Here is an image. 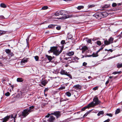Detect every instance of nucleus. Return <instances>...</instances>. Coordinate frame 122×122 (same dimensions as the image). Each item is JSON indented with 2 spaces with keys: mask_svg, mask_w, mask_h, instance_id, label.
<instances>
[{
  "mask_svg": "<svg viewBox=\"0 0 122 122\" xmlns=\"http://www.w3.org/2000/svg\"><path fill=\"white\" fill-rule=\"evenodd\" d=\"M63 48V45L62 47L58 46L51 47L48 52L49 53L50 52H53L54 54L56 56H58L61 52Z\"/></svg>",
  "mask_w": 122,
  "mask_h": 122,
  "instance_id": "nucleus-1",
  "label": "nucleus"
},
{
  "mask_svg": "<svg viewBox=\"0 0 122 122\" xmlns=\"http://www.w3.org/2000/svg\"><path fill=\"white\" fill-rule=\"evenodd\" d=\"M100 102L98 97L96 96L93 99V101L89 103V105H90L91 107H93L98 105Z\"/></svg>",
  "mask_w": 122,
  "mask_h": 122,
  "instance_id": "nucleus-2",
  "label": "nucleus"
},
{
  "mask_svg": "<svg viewBox=\"0 0 122 122\" xmlns=\"http://www.w3.org/2000/svg\"><path fill=\"white\" fill-rule=\"evenodd\" d=\"M81 15L80 14H72L71 15H67L66 16L62 17L60 19H65L68 18L72 17H76L81 16Z\"/></svg>",
  "mask_w": 122,
  "mask_h": 122,
  "instance_id": "nucleus-3",
  "label": "nucleus"
},
{
  "mask_svg": "<svg viewBox=\"0 0 122 122\" xmlns=\"http://www.w3.org/2000/svg\"><path fill=\"white\" fill-rule=\"evenodd\" d=\"M30 113L28 108H27L23 110L21 116L23 117H25Z\"/></svg>",
  "mask_w": 122,
  "mask_h": 122,
  "instance_id": "nucleus-4",
  "label": "nucleus"
},
{
  "mask_svg": "<svg viewBox=\"0 0 122 122\" xmlns=\"http://www.w3.org/2000/svg\"><path fill=\"white\" fill-rule=\"evenodd\" d=\"M10 117L11 118H14V117H13V115H11V117L10 116H7L6 117L4 118L3 119L1 120V121L0 122H6L10 118Z\"/></svg>",
  "mask_w": 122,
  "mask_h": 122,
  "instance_id": "nucleus-5",
  "label": "nucleus"
},
{
  "mask_svg": "<svg viewBox=\"0 0 122 122\" xmlns=\"http://www.w3.org/2000/svg\"><path fill=\"white\" fill-rule=\"evenodd\" d=\"M101 14V12H99L95 13L93 15V16L98 19H101L102 18Z\"/></svg>",
  "mask_w": 122,
  "mask_h": 122,
  "instance_id": "nucleus-6",
  "label": "nucleus"
},
{
  "mask_svg": "<svg viewBox=\"0 0 122 122\" xmlns=\"http://www.w3.org/2000/svg\"><path fill=\"white\" fill-rule=\"evenodd\" d=\"M51 114L55 116L57 118L60 117L61 115L60 112L59 111H56L52 113H51Z\"/></svg>",
  "mask_w": 122,
  "mask_h": 122,
  "instance_id": "nucleus-7",
  "label": "nucleus"
},
{
  "mask_svg": "<svg viewBox=\"0 0 122 122\" xmlns=\"http://www.w3.org/2000/svg\"><path fill=\"white\" fill-rule=\"evenodd\" d=\"M55 119V118L53 116H51L48 120L49 122H53Z\"/></svg>",
  "mask_w": 122,
  "mask_h": 122,
  "instance_id": "nucleus-8",
  "label": "nucleus"
},
{
  "mask_svg": "<svg viewBox=\"0 0 122 122\" xmlns=\"http://www.w3.org/2000/svg\"><path fill=\"white\" fill-rule=\"evenodd\" d=\"M73 87L76 90H78L81 89V86L80 85L77 84L74 86Z\"/></svg>",
  "mask_w": 122,
  "mask_h": 122,
  "instance_id": "nucleus-9",
  "label": "nucleus"
},
{
  "mask_svg": "<svg viewBox=\"0 0 122 122\" xmlns=\"http://www.w3.org/2000/svg\"><path fill=\"white\" fill-rule=\"evenodd\" d=\"M79 59V58L75 56L71 57V59L74 62H77V60Z\"/></svg>",
  "mask_w": 122,
  "mask_h": 122,
  "instance_id": "nucleus-10",
  "label": "nucleus"
},
{
  "mask_svg": "<svg viewBox=\"0 0 122 122\" xmlns=\"http://www.w3.org/2000/svg\"><path fill=\"white\" fill-rule=\"evenodd\" d=\"M27 59L26 58H24L21 60L20 62V63L22 65H24V64L27 62Z\"/></svg>",
  "mask_w": 122,
  "mask_h": 122,
  "instance_id": "nucleus-11",
  "label": "nucleus"
},
{
  "mask_svg": "<svg viewBox=\"0 0 122 122\" xmlns=\"http://www.w3.org/2000/svg\"><path fill=\"white\" fill-rule=\"evenodd\" d=\"M101 16L102 18V17H105L108 15V14L107 12H101Z\"/></svg>",
  "mask_w": 122,
  "mask_h": 122,
  "instance_id": "nucleus-12",
  "label": "nucleus"
},
{
  "mask_svg": "<svg viewBox=\"0 0 122 122\" xmlns=\"http://www.w3.org/2000/svg\"><path fill=\"white\" fill-rule=\"evenodd\" d=\"M74 54V52L72 51H68L66 53L67 55L69 56H71L73 55Z\"/></svg>",
  "mask_w": 122,
  "mask_h": 122,
  "instance_id": "nucleus-13",
  "label": "nucleus"
},
{
  "mask_svg": "<svg viewBox=\"0 0 122 122\" xmlns=\"http://www.w3.org/2000/svg\"><path fill=\"white\" fill-rule=\"evenodd\" d=\"M34 108L35 106H32L29 107V108H28V109L30 112L34 111Z\"/></svg>",
  "mask_w": 122,
  "mask_h": 122,
  "instance_id": "nucleus-14",
  "label": "nucleus"
},
{
  "mask_svg": "<svg viewBox=\"0 0 122 122\" xmlns=\"http://www.w3.org/2000/svg\"><path fill=\"white\" fill-rule=\"evenodd\" d=\"M91 107L90 105H89V104L86 106H85L83 108L81 109V110L82 111H85V109L87 108H89Z\"/></svg>",
  "mask_w": 122,
  "mask_h": 122,
  "instance_id": "nucleus-15",
  "label": "nucleus"
},
{
  "mask_svg": "<svg viewBox=\"0 0 122 122\" xmlns=\"http://www.w3.org/2000/svg\"><path fill=\"white\" fill-rule=\"evenodd\" d=\"M47 83V81L45 80H43L41 81V84L44 86H45Z\"/></svg>",
  "mask_w": 122,
  "mask_h": 122,
  "instance_id": "nucleus-16",
  "label": "nucleus"
},
{
  "mask_svg": "<svg viewBox=\"0 0 122 122\" xmlns=\"http://www.w3.org/2000/svg\"><path fill=\"white\" fill-rule=\"evenodd\" d=\"M67 72L64 70H62L60 71V73L62 75H66Z\"/></svg>",
  "mask_w": 122,
  "mask_h": 122,
  "instance_id": "nucleus-17",
  "label": "nucleus"
},
{
  "mask_svg": "<svg viewBox=\"0 0 122 122\" xmlns=\"http://www.w3.org/2000/svg\"><path fill=\"white\" fill-rule=\"evenodd\" d=\"M114 40V39L112 37H111L108 39V41L110 44H111L113 43V41Z\"/></svg>",
  "mask_w": 122,
  "mask_h": 122,
  "instance_id": "nucleus-18",
  "label": "nucleus"
},
{
  "mask_svg": "<svg viewBox=\"0 0 122 122\" xmlns=\"http://www.w3.org/2000/svg\"><path fill=\"white\" fill-rule=\"evenodd\" d=\"M82 53H84V52L86 51L87 49V47L85 46H83L82 48Z\"/></svg>",
  "mask_w": 122,
  "mask_h": 122,
  "instance_id": "nucleus-19",
  "label": "nucleus"
},
{
  "mask_svg": "<svg viewBox=\"0 0 122 122\" xmlns=\"http://www.w3.org/2000/svg\"><path fill=\"white\" fill-rule=\"evenodd\" d=\"M23 81V79L21 78H18L17 79V81L18 82H22Z\"/></svg>",
  "mask_w": 122,
  "mask_h": 122,
  "instance_id": "nucleus-20",
  "label": "nucleus"
},
{
  "mask_svg": "<svg viewBox=\"0 0 122 122\" xmlns=\"http://www.w3.org/2000/svg\"><path fill=\"white\" fill-rule=\"evenodd\" d=\"M56 25H55L51 24L48 26V27L49 28H54Z\"/></svg>",
  "mask_w": 122,
  "mask_h": 122,
  "instance_id": "nucleus-21",
  "label": "nucleus"
},
{
  "mask_svg": "<svg viewBox=\"0 0 122 122\" xmlns=\"http://www.w3.org/2000/svg\"><path fill=\"white\" fill-rule=\"evenodd\" d=\"M117 67L118 68H119L122 67V63H118L117 65Z\"/></svg>",
  "mask_w": 122,
  "mask_h": 122,
  "instance_id": "nucleus-22",
  "label": "nucleus"
},
{
  "mask_svg": "<svg viewBox=\"0 0 122 122\" xmlns=\"http://www.w3.org/2000/svg\"><path fill=\"white\" fill-rule=\"evenodd\" d=\"M5 51L8 54L11 52V50L9 49H5Z\"/></svg>",
  "mask_w": 122,
  "mask_h": 122,
  "instance_id": "nucleus-23",
  "label": "nucleus"
},
{
  "mask_svg": "<svg viewBox=\"0 0 122 122\" xmlns=\"http://www.w3.org/2000/svg\"><path fill=\"white\" fill-rule=\"evenodd\" d=\"M65 94L68 97H70L71 95V93L69 92H67L65 93Z\"/></svg>",
  "mask_w": 122,
  "mask_h": 122,
  "instance_id": "nucleus-24",
  "label": "nucleus"
},
{
  "mask_svg": "<svg viewBox=\"0 0 122 122\" xmlns=\"http://www.w3.org/2000/svg\"><path fill=\"white\" fill-rule=\"evenodd\" d=\"M92 57H97L98 56V53L97 52L96 53H93L92 54Z\"/></svg>",
  "mask_w": 122,
  "mask_h": 122,
  "instance_id": "nucleus-25",
  "label": "nucleus"
},
{
  "mask_svg": "<svg viewBox=\"0 0 122 122\" xmlns=\"http://www.w3.org/2000/svg\"><path fill=\"white\" fill-rule=\"evenodd\" d=\"M104 112L103 111H100L97 114L98 116H100L101 115H103L104 114Z\"/></svg>",
  "mask_w": 122,
  "mask_h": 122,
  "instance_id": "nucleus-26",
  "label": "nucleus"
},
{
  "mask_svg": "<svg viewBox=\"0 0 122 122\" xmlns=\"http://www.w3.org/2000/svg\"><path fill=\"white\" fill-rule=\"evenodd\" d=\"M110 6V5L109 4H106L105 5L103 6V8H107L109 7Z\"/></svg>",
  "mask_w": 122,
  "mask_h": 122,
  "instance_id": "nucleus-27",
  "label": "nucleus"
},
{
  "mask_svg": "<svg viewBox=\"0 0 122 122\" xmlns=\"http://www.w3.org/2000/svg\"><path fill=\"white\" fill-rule=\"evenodd\" d=\"M120 112V110L119 108H118L116 110V112L115 113V114H117L119 113Z\"/></svg>",
  "mask_w": 122,
  "mask_h": 122,
  "instance_id": "nucleus-28",
  "label": "nucleus"
},
{
  "mask_svg": "<svg viewBox=\"0 0 122 122\" xmlns=\"http://www.w3.org/2000/svg\"><path fill=\"white\" fill-rule=\"evenodd\" d=\"M100 39L99 37H95L92 39V40L93 41H95L96 40H100Z\"/></svg>",
  "mask_w": 122,
  "mask_h": 122,
  "instance_id": "nucleus-29",
  "label": "nucleus"
},
{
  "mask_svg": "<svg viewBox=\"0 0 122 122\" xmlns=\"http://www.w3.org/2000/svg\"><path fill=\"white\" fill-rule=\"evenodd\" d=\"M0 6L1 7L5 8L6 7V5L3 3H1L0 4Z\"/></svg>",
  "mask_w": 122,
  "mask_h": 122,
  "instance_id": "nucleus-30",
  "label": "nucleus"
},
{
  "mask_svg": "<svg viewBox=\"0 0 122 122\" xmlns=\"http://www.w3.org/2000/svg\"><path fill=\"white\" fill-rule=\"evenodd\" d=\"M8 56L10 57H11L14 56V54L12 52H10Z\"/></svg>",
  "mask_w": 122,
  "mask_h": 122,
  "instance_id": "nucleus-31",
  "label": "nucleus"
},
{
  "mask_svg": "<svg viewBox=\"0 0 122 122\" xmlns=\"http://www.w3.org/2000/svg\"><path fill=\"white\" fill-rule=\"evenodd\" d=\"M65 11H64L61 10L59 11V14L61 15H63Z\"/></svg>",
  "mask_w": 122,
  "mask_h": 122,
  "instance_id": "nucleus-32",
  "label": "nucleus"
},
{
  "mask_svg": "<svg viewBox=\"0 0 122 122\" xmlns=\"http://www.w3.org/2000/svg\"><path fill=\"white\" fill-rule=\"evenodd\" d=\"M104 43L106 45H108L110 44L109 41L107 40L104 41Z\"/></svg>",
  "mask_w": 122,
  "mask_h": 122,
  "instance_id": "nucleus-33",
  "label": "nucleus"
},
{
  "mask_svg": "<svg viewBox=\"0 0 122 122\" xmlns=\"http://www.w3.org/2000/svg\"><path fill=\"white\" fill-rule=\"evenodd\" d=\"M84 7L83 6H78L77 9L79 10H80L82 9Z\"/></svg>",
  "mask_w": 122,
  "mask_h": 122,
  "instance_id": "nucleus-34",
  "label": "nucleus"
},
{
  "mask_svg": "<svg viewBox=\"0 0 122 122\" xmlns=\"http://www.w3.org/2000/svg\"><path fill=\"white\" fill-rule=\"evenodd\" d=\"M34 57L36 61H38L39 57L38 56H34Z\"/></svg>",
  "mask_w": 122,
  "mask_h": 122,
  "instance_id": "nucleus-35",
  "label": "nucleus"
},
{
  "mask_svg": "<svg viewBox=\"0 0 122 122\" xmlns=\"http://www.w3.org/2000/svg\"><path fill=\"white\" fill-rule=\"evenodd\" d=\"M121 72V71H117H117H115V72H113V73H112V74L115 75V74H119V73H120V72Z\"/></svg>",
  "mask_w": 122,
  "mask_h": 122,
  "instance_id": "nucleus-36",
  "label": "nucleus"
},
{
  "mask_svg": "<svg viewBox=\"0 0 122 122\" xmlns=\"http://www.w3.org/2000/svg\"><path fill=\"white\" fill-rule=\"evenodd\" d=\"M47 58L50 61H51L52 59V58L51 56H47Z\"/></svg>",
  "mask_w": 122,
  "mask_h": 122,
  "instance_id": "nucleus-37",
  "label": "nucleus"
},
{
  "mask_svg": "<svg viewBox=\"0 0 122 122\" xmlns=\"http://www.w3.org/2000/svg\"><path fill=\"white\" fill-rule=\"evenodd\" d=\"M48 8V6H44L42 7V9L44 10H46Z\"/></svg>",
  "mask_w": 122,
  "mask_h": 122,
  "instance_id": "nucleus-38",
  "label": "nucleus"
},
{
  "mask_svg": "<svg viewBox=\"0 0 122 122\" xmlns=\"http://www.w3.org/2000/svg\"><path fill=\"white\" fill-rule=\"evenodd\" d=\"M97 44L99 46H100L101 45V43L100 41H97Z\"/></svg>",
  "mask_w": 122,
  "mask_h": 122,
  "instance_id": "nucleus-39",
  "label": "nucleus"
},
{
  "mask_svg": "<svg viewBox=\"0 0 122 122\" xmlns=\"http://www.w3.org/2000/svg\"><path fill=\"white\" fill-rule=\"evenodd\" d=\"M67 76H68L71 79H72V76L71 75L69 74H68V73H67L66 74V75Z\"/></svg>",
  "mask_w": 122,
  "mask_h": 122,
  "instance_id": "nucleus-40",
  "label": "nucleus"
},
{
  "mask_svg": "<svg viewBox=\"0 0 122 122\" xmlns=\"http://www.w3.org/2000/svg\"><path fill=\"white\" fill-rule=\"evenodd\" d=\"M112 6L113 7H115L117 6V4L114 3L112 4Z\"/></svg>",
  "mask_w": 122,
  "mask_h": 122,
  "instance_id": "nucleus-41",
  "label": "nucleus"
},
{
  "mask_svg": "<svg viewBox=\"0 0 122 122\" xmlns=\"http://www.w3.org/2000/svg\"><path fill=\"white\" fill-rule=\"evenodd\" d=\"M61 44L62 45H63L64 44H66L65 41L64 40H62L61 42Z\"/></svg>",
  "mask_w": 122,
  "mask_h": 122,
  "instance_id": "nucleus-42",
  "label": "nucleus"
},
{
  "mask_svg": "<svg viewBox=\"0 0 122 122\" xmlns=\"http://www.w3.org/2000/svg\"><path fill=\"white\" fill-rule=\"evenodd\" d=\"M5 31L0 30V35H1L3 34H4L5 33Z\"/></svg>",
  "mask_w": 122,
  "mask_h": 122,
  "instance_id": "nucleus-43",
  "label": "nucleus"
},
{
  "mask_svg": "<svg viewBox=\"0 0 122 122\" xmlns=\"http://www.w3.org/2000/svg\"><path fill=\"white\" fill-rule=\"evenodd\" d=\"M72 37V35L71 34L69 35L67 37V38L68 39H70Z\"/></svg>",
  "mask_w": 122,
  "mask_h": 122,
  "instance_id": "nucleus-44",
  "label": "nucleus"
},
{
  "mask_svg": "<svg viewBox=\"0 0 122 122\" xmlns=\"http://www.w3.org/2000/svg\"><path fill=\"white\" fill-rule=\"evenodd\" d=\"M87 42L89 43H91L92 40L91 39H88L86 40Z\"/></svg>",
  "mask_w": 122,
  "mask_h": 122,
  "instance_id": "nucleus-45",
  "label": "nucleus"
},
{
  "mask_svg": "<svg viewBox=\"0 0 122 122\" xmlns=\"http://www.w3.org/2000/svg\"><path fill=\"white\" fill-rule=\"evenodd\" d=\"M10 95V93L9 92H7L5 94V95L6 96H9Z\"/></svg>",
  "mask_w": 122,
  "mask_h": 122,
  "instance_id": "nucleus-46",
  "label": "nucleus"
},
{
  "mask_svg": "<svg viewBox=\"0 0 122 122\" xmlns=\"http://www.w3.org/2000/svg\"><path fill=\"white\" fill-rule=\"evenodd\" d=\"M55 15L57 16H59V13L56 12L55 13Z\"/></svg>",
  "mask_w": 122,
  "mask_h": 122,
  "instance_id": "nucleus-47",
  "label": "nucleus"
},
{
  "mask_svg": "<svg viewBox=\"0 0 122 122\" xmlns=\"http://www.w3.org/2000/svg\"><path fill=\"white\" fill-rule=\"evenodd\" d=\"M107 115L110 117H112V115L111 113H107Z\"/></svg>",
  "mask_w": 122,
  "mask_h": 122,
  "instance_id": "nucleus-48",
  "label": "nucleus"
},
{
  "mask_svg": "<svg viewBox=\"0 0 122 122\" xmlns=\"http://www.w3.org/2000/svg\"><path fill=\"white\" fill-rule=\"evenodd\" d=\"M65 88V86H62L59 88L60 90H63Z\"/></svg>",
  "mask_w": 122,
  "mask_h": 122,
  "instance_id": "nucleus-49",
  "label": "nucleus"
},
{
  "mask_svg": "<svg viewBox=\"0 0 122 122\" xmlns=\"http://www.w3.org/2000/svg\"><path fill=\"white\" fill-rule=\"evenodd\" d=\"M89 112H86L84 115L83 117H86L88 114Z\"/></svg>",
  "mask_w": 122,
  "mask_h": 122,
  "instance_id": "nucleus-50",
  "label": "nucleus"
},
{
  "mask_svg": "<svg viewBox=\"0 0 122 122\" xmlns=\"http://www.w3.org/2000/svg\"><path fill=\"white\" fill-rule=\"evenodd\" d=\"M29 37H30V36H28L27 37V38L26 39V42L27 43H28V41L29 39Z\"/></svg>",
  "mask_w": 122,
  "mask_h": 122,
  "instance_id": "nucleus-51",
  "label": "nucleus"
},
{
  "mask_svg": "<svg viewBox=\"0 0 122 122\" xmlns=\"http://www.w3.org/2000/svg\"><path fill=\"white\" fill-rule=\"evenodd\" d=\"M103 49L102 48V47H101V48L97 51V53L99 52L101 50H102Z\"/></svg>",
  "mask_w": 122,
  "mask_h": 122,
  "instance_id": "nucleus-52",
  "label": "nucleus"
},
{
  "mask_svg": "<svg viewBox=\"0 0 122 122\" xmlns=\"http://www.w3.org/2000/svg\"><path fill=\"white\" fill-rule=\"evenodd\" d=\"M110 121V119L108 118L107 120H106L103 122H109Z\"/></svg>",
  "mask_w": 122,
  "mask_h": 122,
  "instance_id": "nucleus-53",
  "label": "nucleus"
},
{
  "mask_svg": "<svg viewBox=\"0 0 122 122\" xmlns=\"http://www.w3.org/2000/svg\"><path fill=\"white\" fill-rule=\"evenodd\" d=\"M87 65V63L85 62H83V66H86Z\"/></svg>",
  "mask_w": 122,
  "mask_h": 122,
  "instance_id": "nucleus-54",
  "label": "nucleus"
},
{
  "mask_svg": "<svg viewBox=\"0 0 122 122\" xmlns=\"http://www.w3.org/2000/svg\"><path fill=\"white\" fill-rule=\"evenodd\" d=\"M50 115H51V114H49V113L47 115H46L45 116V117L48 118V117H49L50 116Z\"/></svg>",
  "mask_w": 122,
  "mask_h": 122,
  "instance_id": "nucleus-55",
  "label": "nucleus"
},
{
  "mask_svg": "<svg viewBox=\"0 0 122 122\" xmlns=\"http://www.w3.org/2000/svg\"><path fill=\"white\" fill-rule=\"evenodd\" d=\"M4 19V17L3 15L0 16V19Z\"/></svg>",
  "mask_w": 122,
  "mask_h": 122,
  "instance_id": "nucleus-56",
  "label": "nucleus"
},
{
  "mask_svg": "<svg viewBox=\"0 0 122 122\" xmlns=\"http://www.w3.org/2000/svg\"><path fill=\"white\" fill-rule=\"evenodd\" d=\"M56 29L58 30H59L61 29V27L60 26H57L56 27Z\"/></svg>",
  "mask_w": 122,
  "mask_h": 122,
  "instance_id": "nucleus-57",
  "label": "nucleus"
},
{
  "mask_svg": "<svg viewBox=\"0 0 122 122\" xmlns=\"http://www.w3.org/2000/svg\"><path fill=\"white\" fill-rule=\"evenodd\" d=\"M98 89V87L97 86H96L93 88V89L94 90H96Z\"/></svg>",
  "mask_w": 122,
  "mask_h": 122,
  "instance_id": "nucleus-58",
  "label": "nucleus"
},
{
  "mask_svg": "<svg viewBox=\"0 0 122 122\" xmlns=\"http://www.w3.org/2000/svg\"><path fill=\"white\" fill-rule=\"evenodd\" d=\"M122 4V2L120 3H118L117 4V6H118L119 5H121Z\"/></svg>",
  "mask_w": 122,
  "mask_h": 122,
  "instance_id": "nucleus-59",
  "label": "nucleus"
},
{
  "mask_svg": "<svg viewBox=\"0 0 122 122\" xmlns=\"http://www.w3.org/2000/svg\"><path fill=\"white\" fill-rule=\"evenodd\" d=\"M94 6V5H89V8L92 7Z\"/></svg>",
  "mask_w": 122,
  "mask_h": 122,
  "instance_id": "nucleus-60",
  "label": "nucleus"
},
{
  "mask_svg": "<svg viewBox=\"0 0 122 122\" xmlns=\"http://www.w3.org/2000/svg\"><path fill=\"white\" fill-rule=\"evenodd\" d=\"M109 81L108 79L107 80V81L105 83L106 85L109 82Z\"/></svg>",
  "mask_w": 122,
  "mask_h": 122,
  "instance_id": "nucleus-61",
  "label": "nucleus"
},
{
  "mask_svg": "<svg viewBox=\"0 0 122 122\" xmlns=\"http://www.w3.org/2000/svg\"><path fill=\"white\" fill-rule=\"evenodd\" d=\"M2 82L3 83H5V80L4 79H2Z\"/></svg>",
  "mask_w": 122,
  "mask_h": 122,
  "instance_id": "nucleus-62",
  "label": "nucleus"
},
{
  "mask_svg": "<svg viewBox=\"0 0 122 122\" xmlns=\"http://www.w3.org/2000/svg\"><path fill=\"white\" fill-rule=\"evenodd\" d=\"M48 88H46L45 89L44 91L45 92L46 91H48Z\"/></svg>",
  "mask_w": 122,
  "mask_h": 122,
  "instance_id": "nucleus-63",
  "label": "nucleus"
},
{
  "mask_svg": "<svg viewBox=\"0 0 122 122\" xmlns=\"http://www.w3.org/2000/svg\"><path fill=\"white\" fill-rule=\"evenodd\" d=\"M69 100V99H68L66 98L65 99H64L63 100V101H66V100Z\"/></svg>",
  "mask_w": 122,
  "mask_h": 122,
  "instance_id": "nucleus-64",
  "label": "nucleus"
}]
</instances>
